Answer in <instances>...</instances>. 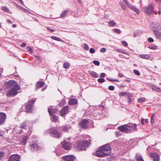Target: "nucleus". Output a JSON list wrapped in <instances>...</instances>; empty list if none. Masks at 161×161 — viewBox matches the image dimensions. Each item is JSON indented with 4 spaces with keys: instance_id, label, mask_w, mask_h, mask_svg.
I'll use <instances>...</instances> for the list:
<instances>
[{
    "instance_id": "23",
    "label": "nucleus",
    "mask_w": 161,
    "mask_h": 161,
    "mask_svg": "<svg viewBox=\"0 0 161 161\" xmlns=\"http://www.w3.org/2000/svg\"><path fill=\"white\" fill-rule=\"evenodd\" d=\"M140 57L141 58L147 59L151 60L152 59V57L149 54H140Z\"/></svg>"
},
{
    "instance_id": "6",
    "label": "nucleus",
    "mask_w": 161,
    "mask_h": 161,
    "mask_svg": "<svg viewBox=\"0 0 161 161\" xmlns=\"http://www.w3.org/2000/svg\"><path fill=\"white\" fill-rule=\"evenodd\" d=\"M142 10L146 14H150L153 13H155L153 11V7L151 5H149L147 7L143 8Z\"/></svg>"
},
{
    "instance_id": "63",
    "label": "nucleus",
    "mask_w": 161,
    "mask_h": 161,
    "mask_svg": "<svg viewBox=\"0 0 161 161\" xmlns=\"http://www.w3.org/2000/svg\"><path fill=\"white\" fill-rule=\"evenodd\" d=\"M26 44L25 43H23L21 44V46L22 47H25L26 46Z\"/></svg>"
},
{
    "instance_id": "49",
    "label": "nucleus",
    "mask_w": 161,
    "mask_h": 161,
    "mask_svg": "<svg viewBox=\"0 0 161 161\" xmlns=\"http://www.w3.org/2000/svg\"><path fill=\"white\" fill-rule=\"evenodd\" d=\"M22 8H23V9H24V12H25V13H27L28 14L31 13V12L30 11H28V10H27L25 9V8H24L22 7Z\"/></svg>"
},
{
    "instance_id": "31",
    "label": "nucleus",
    "mask_w": 161,
    "mask_h": 161,
    "mask_svg": "<svg viewBox=\"0 0 161 161\" xmlns=\"http://www.w3.org/2000/svg\"><path fill=\"white\" fill-rule=\"evenodd\" d=\"M108 25L111 27H113L116 25V23L114 21L112 20L109 21L108 23Z\"/></svg>"
},
{
    "instance_id": "9",
    "label": "nucleus",
    "mask_w": 161,
    "mask_h": 161,
    "mask_svg": "<svg viewBox=\"0 0 161 161\" xmlns=\"http://www.w3.org/2000/svg\"><path fill=\"white\" fill-rule=\"evenodd\" d=\"M150 157L152 158L154 161H159L160 154L156 152H152L150 153Z\"/></svg>"
},
{
    "instance_id": "25",
    "label": "nucleus",
    "mask_w": 161,
    "mask_h": 161,
    "mask_svg": "<svg viewBox=\"0 0 161 161\" xmlns=\"http://www.w3.org/2000/svg\"><path fill=\"white\" fill-rule=\"evenodd\" d=\"M62 130L63 132H68L69 128V126L68 125H63L61 127Z\"/></svg>"
},
{
    "instance_id": "56",
    "label": "nucleus",
    "mask_w": 161,
    "mask_h": 161,
    "mask_svg": "<svg viewBox=\"0 0 161 161\" xmlns=\"http://www.w3.org/2000/svg\"><path fill=\"white\" fill-rule=\"evenodd\" d=\"M148 41L149 42H153L154 40L152 38L149 37L148 38Z\"/></svg>"
},
{
    "instance_id": "44",
    "label": "nucleus",
    "mask_w": 161,
    "mask_h": 161,
    "mask_svg": "<svg viewBox=\"0 0 161 161\" xmlns=\"http://www.w3.org/2000/svg\"><path fill=\"white\" fill-rule=\"evenodd\" d=\"M114 31L118 34H120L121 32L120 30L118 29H115L114 30Z\"/></svg>"
},
{
    "instance_id": "2",
    "label": "nucleus",
    "mask_w": 161,
    "mask_h": 161,
    "mask_svg": "<svg viewBox=\"0 0 161 161\" xmlns=\"http://www.w3.org/2000/svg\"><path fill=\"white\" fill-rule=\"evenodd\" d=\"M36 100H29L25 104V112L26 113H32L33 112V107Z\"/></svg>"
},
{
    "instance_id": "51",
    "label": "nucleus",
    "mask_w": 161,
    "mask_h": 161,
    "mask_svg": "<svg viewBox=\"0 0 161 161\" xmlns=\"http://www.w3.org/2000/svg\"><path fill=\"white\" fill-rule=\"evenodd\" d=\"M124 2L128 7H130V4L128 3L127 0H124Z\"/></svg>"
},
{
    "instance_id": "15",
    "label": "nucleus",
    "mask_w": 161,
    "mask_h": 161,
    "mask_svg": "<svg viewBox=\"0 0 161 161\" xmlns=\"http://www.w3.org/2000/svg\"><path fill=\"white\" fill-rule=\"evenodd\" d=\"M29 122L28 121H25L21 123L19 125V128L22 129L26 130L29 127Z\"/></svg>"
},
{
    "instance_id": "11",
    "label": "nucleus",
    "mask_w": 161,
    "mask_h": 161,
    "mask_svg": "<svg viewBox=\"0 0 161 161\" xmlns=\"http://www.w3.org/2000/svg\"><path fill=\"white\" fill-rule=\"evenodd\" d=\"M89 121L86 119H84L80 122L79 125L83 129H87L88 128V125Z\"/></svg>"
},
{
    "instance_id": "57",
    "label": "nucleus",
    "mask_w": 161,
    "mask_h": 161,
    "mask_svg": "<svg viewBox=\"0 0 161 161\" xmlns=\"http://www.w3.org/2000/svg\"><path fill=\"white\" fill-rule=\"evenodd\" d=\"M26 49H27V50L28 51H30L31 52L33 51L31 47H27Z\"/></svg>"
},
{
    "instance_id": "30",
    "label": "nucleus",
    "mask_w": 161,
    "mask_h": 161,
    "mask_svg": "<svg viewBox=\"0 0 161 161\" xmlns=\"http://www.w3.org/2000/svg\"><path fill=\"white\" fill-rule=\"evenodd\" d=\"M70 66V64L68 62H64L63 64V67L65 69H68Z\"/></svg>"
},
{
    "instance_id": "39",
    "label": "nucleus",
    "mask_w": 161,
    "mask_h": 161,
    "mask_svg": "<svg viewBox=\"0 0 161 161\" xmlns=\"http://www.w3.org/2000/svg\"><path fill=\"white\" fill-rule=\"evenodd\" d=\"M97 81L99 83H102L105 81V80L103 78H100L98 79Z\"/></svg>"
},
{
    "instance_id": "24",
    "label": "nucleus",
    "mask_w": 161,
    "mask_h": 161,
    "mask_svg": "<svg viewBox=\"0 0 161 161\" xmlns=\"http://www.w3.org/2000/svg\"><path fill=\"white\" fill-rule=\"evenodd\" d=\"M28 137L27 136L24 137L21 140V143L22 145H25L27 141Z\"/></svg>"
},
{
    "instance_id": "41",
    "label": "nucleus",
    "mask_w": 161,
    "mask_h": 161,
    "mask_svg": "<svg viewBox=\"0 0 161 161\" xmlns=\"http://www.w3.org/2000/svg\"><path fill=\"white\" fill-rule=\"evenodd\" d=\"M93 63L95 65L99 66L100 65V62L99 61L96 60L93 61Z\"/></svg>"
},
{
    "instance_id": "37",
    "label": "nucleus",
    "mask_w": 161,
    "mask_h": 161,
    "mask_svg": "<svg viewBox=\"0 0 161 161\" xmlns=\"http://www.w3.org/2000/svg\"><path fill=\"white\" fill-rule=\"evenodd\" d=\"M35 57L37 58V60L39 61L40 63H41L43 60V58L40 56L35 55Z\"/></svg>"
},
{
    "instance_id": "36",
    "label": "nucleus",
    "mask_w": 161,
    "mask_h": 161,
    "mask_svg": "<svg viewBox=\"0 0 161 161\" xmlns=\"http://www.w3.org/2000/svg\"><path fill=\"white\" fill-rule=\"evenodd\" d=\"M140 34V31L137 30L136 31H135L133 35L134 37H136L138 36H139Z\"/></svg>"
},
{
    "instance_id": "13",
    "label": "nucleus",
    "mask_w": 161,
    "mask_h": 161,
    "mask_svg": "<svg viewBox=\"0 0 161 161\" xmlns=\"http://www.w3.org/2000/svg\"><path fill=\"white\" fill-rule=\"evenodd\" d=\"M108 153H104V152H94L93 154L95 156L98 157H104L108 154H111V152H108Z\"/></svg>"
},
{
    "instance_id": "59",
    "label": "nucleus",
    "mask_w": 161,
    "mask_h": 161,
    "mask_svg": "<svg viewBox=\"0 0 161 161\" xmlns=\"http://www.w3.org/2000/svg\"><path fill=\"white\" fill-rule=\"evenodd\" d=\"M105 76V74L104 73H101L100 74V77H104Z\"/></svg>"
},
{
    "instance_id": "1",
    "label": "nucleus",
    "mask_w": 161,
    "mask_h": 161,
    "mask_svg": "<svg viewBox=\"0 0 161 161\" xmlns=\"http://www.w3.org/2000/svg\"><path fill=\"white\" fill-rule=\"evenodd\" d=\"M91 140L89 139L82 140L77 143V148L78 150H86V148L88 147L91 144Z\"/></svg>"
},
{
    "instance_id": "29",
    "label": "nucleus",
    "mask_w": 161,
    "mask_h": 161,
    "mask_svg": "<svg viewBox=\"0 0 161 161\" xmlns=\"http://www.w3.org/2000/svg\"><path fill=\"white\" fill-rule=\"evenodd\" d=\"M52 121L54 122H56L58 120V117L55 115H53L51 118Z\"/></svg>"
},
{
    "instance_id": "38",
    "label": "nucleus",
    "mask_w": 161,
    "mask_h": 161,
    "mask_svg": "<svg viewBox=\"0 0 161 161\" xmlns=\"http://www.w3.org/2000/svg\"><path fill=\"white\" fill-rule=\"evenodd\" d=\"M2 9L3 11L6 12H8L9 11L8 8L5 6L2 7Z\"/></svg>"
},
{
    "instance_id": "7",
    "label": "nucleus",
    "mask_w": 161,
    "mask_h": 161,
    "mask_svg": "<svg viewBox=\"0 0 161 161\" xmlns=\"http://www.w3.org/2000/svg\"><path fill=\"white\" fill-rule=\"evenodd\" d=\"M69 107L68 106H66L62 108L60 111V115L62 117L65 116L69 113Z\"/></svg>"
},
{
    "instance_id": "16",
    "label": "nucleus",
    "mask_w": 161,
    "mask_h": 161,
    "mask_svg": "<svg viewBox=\"0 0 161 161\" xmlns=\"http://www.w3.org/2000/svg\"><path fill=\"white\" fill-rule=\"evenodd\" d=\"M6 119V115L3 112H0V125L3 124Z\"/></svg>"
},
{
    "instance_id": "40",
    "label": "nucleus",
    "mask_w": 161,
    "mask_h": 161,
    "mask_svg": "<svg viewBox=\"0 0 161 161\" xmlns=\"http://www.w3.org/2000/svg\"><path fill=\"white\" fill-rule=\"evenodd\" d=\"M120 5L121 8H122L124 10H126V7L125 5L123 3H120Z\"/></svg>"
},
{
    "instance_id": "43",
    "label": "nucleus",
    "mask_w": 161,
    "mask_h": 161,
    "mask_svg": "<svg viewBox=\"0 0 161 161\" xmlns=\"http://www.w3.org/2000/svg\"><path fill=\"white\" fill-rule=\"evenodd\" d=\"M149 48L152 50H156L157 48V47L156 46H150Z\"/></svg>"
},
{
    "instance_id": "14",
    "label": "nucleus",
    "mask_w": 161,
    "mask_h": 161,
    "mask_svg": "<svg viewBox=\"0 0 161 161\" xmlns=\"http://www.w3.org/2000/svg\"><path fill=\"white\" fill-rule=\"evenodd\" d=\"M20 156L17 154L12 155L9 158L8 161H19Z\"/></svg>"
},
{
    "instance_id": "5",
    "label": "nucleus",
    "mask_w": 161,
    "mask_h": 161,
    "mask_svg": "<svg viewBox=\"0 0 161 161\" xmlns=\"http://www.w3.org/2000/svg\"><path fill=\"white\" fill-rule=\"evenodd\" d=\"M127 125L129 133L132 132L134 131L137 130V125L136 124H133L131 123H130L127 124Z\"/></svg>"
},
{
    "instance_id": "58",
    "label": "nucleus",
    "mask_w": 161,
    "mask_h": 161,
    "mask_svg": "<svg viewBox=\"0 0 161 161\" xmlns=\"http://www.w3.org/2000/svg\"><path fill=\"white\" fill-rule=\"evenodd\" d=\"M128 99H129L128 102H129V103H131L132 102V100L131 98H130V97L129 95H128Z\"/></svg>"
},
{
    "instance_id": "61",
    "label": "nucleus",
    "mask_w": 161,
    "mask_h": 161,
    "mask_svg": "<svg viewBox=\"0 0 161 161\" xmlns=\"http://www.w3.org/2000/svg\"><path fill=\"white\" fill-rule=\"evenodd\" d=\"M144 119H141V123L142 125H144Z\"/></svg>"
},
{
    "instance_id": "3",
    "label": "nucleus",
    "mask_w": 161,
    "mask_h": 161,
    "mask_svg": "<svg viewBox=\"0 0 161 161\" xmlns=\"http://www.w3.org/2000/svg\"><path fill=\"white\" fill-rule=\"evenodd\" d=\"M20 89L19 85L13 87L8 91L6 93V95L8 97H14L16 96L18 93V91Z\"/></svg>"
},
{
    "instance_id": "17",
    "label": "nucleus",
    "mask_w": 161,
    "mask_h": 161,
    "mask_svg": "<svg viewBox=\"0 0 161 161\" xmlns=\"http://www.w3.org/2000/svg\"><path fill=\"white\" fill-rule=\"evenodd\" d=\"M127 125V124L121 125L118 127V129L122 132L129 133Z\"/></svg>"
},
{
    "instance_id": "20",
    "label": "nucleus",
    "mask_w": 161,
    "mask_h": 161,
    "mask_svg": "<svg viewBox=\"0 0 161 161\" xmlns=\"http://www.w3.org/2000/svg\"><path fill=\"white\" fill-rule=\"evenodd\" d=\"M48 111L49 114L52 115L53 114L56 113L58 111V110L57 108H49V107H48Z\"/></svg>"
},
{
    "instance_id": "48",
    "label": "nucleus",
    "mask_w": 161,
    "mask_h": 161,
    "mask_svg": "<svg viewBox=\"0 0 161 161\" xmlns=\"http://www.w3.org/2000/svg\"><path fill=\"white\" fill-rule=\"evenodd\" d=\"M89 52L91 53H93L95 52V50L93 48H91L90 49Z\"/></svg>"
},
{
    "instance_id": "8",
    "label": "nucleus",
    "mask_w": 161,
    "mask_h": 161,
    "mask_svg": "<svg viewBox=\"0 0 161 161\" xmlns=\"http://www.w3.org/2000/svg\"><path fill=\"white\" fill-rule=\"evenodd\" d=\"M111 149L110 144L108 143L100 147L96 151H110Z\"/></svg>"
},
{
    "instance_id": "33",
    "label": "nucleus",
    "mask_w": 161,
    "mask_h": 161,
    "mask_svg": "<svg viewBox=\"0 0 161 161\" xmlns=\"http://www.w3.org/2000/svg\"><path fill=\"white\" fill-rule=\"evenodd\" d=\"M155 117V114H153L151 118V123L152 124H153L154 123V118Z\"/></svg>"
},
{
    "instance_id": "34",
    "label": "nucleus",
    "mask_w": 161,
    "mask_h": 161,
    "mask_svg": "<svg viewBox=\"0 0 161 161\" xmlns=\"http://www.w3.org/2000/svg\"><path fill=\"white\" fill-rule=\"evenodd\" d=\"M119 95L120 96H125L126 95H129V94L127 92H122L119 93Z\"/></svg>"
},
{
    "instance_id": "55",
    "label": "nucleus",
    "mask_w": 161,
    "mask_h": 161,
    "mask_svg": "<svg viewBox=\"0 0 161 161\" xmlns=\"http://www.w3.org/2000/svg\"><path fill=\"white\" fill-rule=\"evenodd\" d=\"M153 89L154 90H155L156 91L159 92L160 91V89L159 88H157V87H154V88H153Z\"/></svg>"
},
{
    "instance_id": "12",
    "label": "nucleus",
    "mask_w": 161,
    "mask_h": 161,
    "mask_svg": "<svg viewBox=\"0 0 161 161\" xmlns=\"http://www.w3.org/2000/svg\"><path fill=\"white\" fill-rule=\"evenodd\" d=\"M6 85L8 88H12L18 85L17 83L14 80H10L6 83Z\"/></svg>"
},
{
    "instance_id": "47",
    "label": "nucleus",
    "mask_w": 161,
    "mask_h": 161,
    "mask_svg": "<svg viewBox=\"0 0 161 161\" xmlns=\"http://www.w3.org/2000/svg\"><path fill=\"white\" fill-rule=\"evenodd\" d=\"M108 88L110 91H113L114 89V87L113 86H108Z\"/></svg>"
},
{
    "instance_id": "50",
    "label": "nucleus",
    "mask_w": 161,
    "mask_h": 161,
    "mask_svg": "<svg viewBox=\"0 0 161 161\" xmlns=\"http://www.w3.org/2000/svg\"><path fill=\"white\" fill-rule=\"evenodd\" d=\"M122 44L125 47H127L128 46V44L127 42L125 41H124L122 42Z\"/></svg>"
},
{
    "instance_id": "52",
    "label": "nucleus",
    "mask_w": 161,
    "mask_h": 161,
    "mask_svg": "<svg viewBox=\"0 0 161 161\" xmlns=\"http://www.w3.org/2000/svg\"><path fill=\"white\" fill-rule=\"evenodd\" d=\"M29 130H28L27 132V134L28 135H30L32 132V128H31V129L30 128H29Z\"/></svg>"
},
{
    "instance_id": "21",
    "label": "nucleus",
    "mask_w": 161,
    "mask_h": 161,
    "mask_svg": "<svg viewBox=\"0 0 161 161\" xmlns=\"http://www.w3.org/2000/svg\"><path fill=\"white\" fill-rule=\"evenodd\" d=\"M77 103V99L73 98L70 99L68 102V104L70 105H74Z\"/></svg>"
},
{
    "instance_id": "64",
    "label": "nucleus",
    "mask_w": 161,
    "mask_h": 161,
    "mask_svg": "<svg viewBox=\"0 0 161 161\" xmlns=\"http://www.w3.org/2000/svg\"><path fill=\"white\" fill-rule=\"evenodd\" d=\"M7 22L9 23H10V24H12V22L10 20H8V19H7Z\"/></svg>"
},
{
    "instance_id": "45",
    "label": "nucleus",
    "mask_w": 161,
    "mask_h": 161,
    "mask_svg": "<svg viewBox=\"0 0 161 161\" xmlns=\"http://www.w3.org/2000/svg\"><path fill=\"white\" fill-rule=\"evenodd\" d=\"M84 49L85 50H88L89 48V47H88V45L86 43H84Z\"/></svg>"
},
{
    "instance_id": "10",
    "label": "nucleus",
    "mask_w": 161,
    "mask_h": 161,
    "mask_svg": "<svg viewBox=\"0 0 161 161\" xmlns=\"http://www.w3.org/2000/svg\"><path fill=\"white\" fill-rule=\"evenodd\" d=\"M62 147L65 150H69L71 148V144L70 142H67L65 140L61 142Z\"/></svg>"
},
{
    "instance_id": "46",
    "label": "nucleus",
    "mask_w": 161,
    "mask_h": 161,
    "mask_svg": "<svg viewBox=\"0 0 161 161\" xmlns=\"http://www.w3.org/2000/svg\"><path fill=\"white\" fill-rule=\"evenodd\" d=\"M145 101V99L144 98H141L138 99V101L139 102H144Z\"/></svg>"
},
{
    "instance_id": "27",
    "label": "nucleus",
    "mask_w": 161,
    "mask_h": 161,
    "mask_svg": "<svg viewBox=\"0 0 161 161\" xmlns=\"http://www.w3.org/2000/svg\"><path fill=\"white\" fill-rule=\"evenodd\" d=\"M51 38L52 39L55 40L56 41L61 42L63 43L64 42V41L62 40L60 38L58 37L55 36H52Z\"/></svg>"
},
{
    "instance_id": "28",
    "label": "nucleus",
    "mask_w": 161,
    "mask_h": 161,
    "mask_svg": "<svg viewBox=\"0 0 161 161\" xmlns=\"http://www.w3.org/2000/svg\"><path fill=\"white\" fill-rule=\"evenodd\" d=\"M130 8L131 10L134 11L137 14H139L140 13V11L138 9L136 8L134 6H130Z\"/></svg>"
},
{
    "instance_id": "35",
    "label": "nucleus",
    "mask_w": 161,
    "mask_h": 161,
    "mask_svg": "<svg viewBox=\"0 0 161 161\" xmlns=\"http://www.w3.org/2000/svg\"><path fill=\"white\" fill-rule=\"evenodd\" d=\"M68 12V10H65L62 12V14L60 15L61 18H63L65 16Z\"/></svg>"
},
{
    "instance_id": "22",
    "label": "nucleus",
    "mask_w": 161,
    "mask_h": 161,
    "mask_svg": "<svg viewBox=\"0 0 161 161\" xmlns=\"http://www.w3.org/2000/svg\"><path fill=\"white\" fill-rule=\"evenodd\" d=\"M45 85V83L43 81H38L36 84V90L42 87Z\"/></svg>"
},
{
    "instance_id": "18",
    "label": "nucleus",
    "mask_w": 161,
    "mask_h": 161,
    "mask_svg": "<svg viewBox=\"0 0 161 161\" xmlns=\"http://www.w3.org/2000/svg\"><path fill=\"white\" fill-rule=\"evenodd\" d=\"M63 158L67 161H73L75 157L73 155H67L63 156Z\"/></svg>"
},
{
    "instance_id": "4",
    "label": "nucleus",
    "mask_w": 161,
    "mask_h": 161,
    "mask_svg": "<svg viewBox=\"0 0 161 161\" xmlns=\"http://www.w3.org/2000/svg\"><path fill=\"white\" fill-rule=\"evenodd\" d=\"M50 135L53 137L59 138L61 137L60 134L58 132L57 129L55 127L50 128L48 130Z\"/></svg>"
},
{
    "instance_id": "42",
    "label": "nucleus",
    "mask_w": 161,
    "mask_h": 161,
    "mask_svg": "<svg viewBox=\"0 0 161 161\" xmlns=\"http://www.w3.org/2000/svg\"><path fill=\"white\" fill-rule=\"evenodd\" d=\"M133 72L135 74H136L137 75H140V73L137 70H135V69L134 70H133Z\"/></svg>"
},
{
    "instance_id": "60",
    "label": "nucleus",
    "mask_w": 161,
    "mask_h": 161,
    "mask_svg": "<svg viewBox=\"0 0 161 161\" xmlns=\"http://www.w3.org/2000/svg\"><path fill=\"white\" fill-rule=\"evenodd\" d=\"M107 80H108L109 81H118L116 80H112L109 78H107Z\"/></svg>"
},
{
    "instance_id": "32",
    "label": "nucleus",
    "mask_w": 161,
    "mask_h": 161,
    "mask_svg": "<svg viewBox=\"0 0 161 161\" xmlns=\"http://www.w3.org/2000/svg\"><path fill=\"white\" fill-rule=\"evenodd\" d=\"M66 103V102L65 99L62 100L60 103H59V105L60 107H62L64 106Z\"/></svg>"
},
{
    "instance_id": "26",
    "label": "nucleus",
    "mask_w": 161,
    "mask_h": 161,
    "mask_svg": "<svg viewBox=\"0 0 161 161\" xmlns=\"http://www.w3.org/2000/svg\"><path fill=\"white\" fill-rule=\"evenodd\" d=\"M89 73L91 75L95 78L98 77H99L98 74L94 71H89Z\"/></svg>"
},
{
    "instance_id": "54",
    "label": "nucleus",
    "mask_w": 161,
    "mask_h": 161,
    "mask_svg": "<svg viewBox=\"0 0 161 161\" xmlns=\"http://www.w3.org/2000/svg\"><path fill=\"white\" fill-rule=\"evenodd\" d=\"M31 148H34L35 147H36L37 148V147H38V146L36 144H31Z\"/></svg>"
},
{
    "instance_id": "19",
    "label": "nucleus",
    "mask_w": 161,
    "mask_h": 161,
    "mask_svg": "<svg viewBox=\"0 0 161 161\" xmlns=\"http://www.w3.org/2000/svg\"><path fill=\"white\" fill-rule=\"evenodd\" d=\"M153 32L156 38L158 39H161V32L159 30H154Z\"/></svg>"
},
{
    "instance_id": "62",
    "label": "nucleus",
    "mask_w": 161,
    "mask_h": 161,
    "mask_svg": "<svg viewBox=\"0 0 161 161\" xmlns=\"http://www.w3.org/2000/svg\"><path fill=\"white\" fill-rule=\"evenodd\" d=\"M118 76L120 77H123V75L120 73H119L118 74Z\"/></svg>"
},
{
    "instance_id": "53",
    "label": "nucleus",
    "mask_w": 161,
    "mask_h": 161,
    "mask_svg": "<svg viewBox=\"0 0 161 161\" xmlns=\"http://www.w3.org/2000/svg\"><path fill=\"white\" fill-rule=\"evenodd\" d=\"M106 51V49L105 48H101L100 50V52L102 53L105 52Z\"/></svg>"
}]
</instances>
